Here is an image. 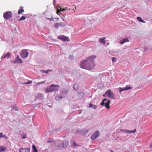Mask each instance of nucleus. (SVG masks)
Here are the masks:
<instances>
[{
	"instance_id": "nucleus-40",
	"label": "nucleus",
	"mask_w": 152,
	"mask_h": 152,
	"mask_svg": "<svg viewBox=\"0 0 152 152\" xmlns=\"http://www.w3.org/2000/svg\"><path fill=\"white\" fill-rule=\"evenodd\" d=\"M103 96H104V97L107 96V94H105V93L103 95Z\"/></svg>"
},
{
	"instance_id": "nucleus-48",
	"label": "nucleus",
	"mask_w": 152,
	"mask_h": 152,
	"mask_svg": "<svg viewBox=\"0 0 152 152\" xmlns=\"http://www.w3.org/2000/svg\"><path fill=\"white\" fill-rule=\"evenodd\" d=\"M1 148V147L0 146V148Z\"/></svg>"
},
{
	"instance_id": "nucleus-24",
	"label": "nucleus",
	"mask_w": 152,
	"mask_h": 152,
	"mask_svg": "<svg viewBox=\"0 0 152 152\" xmlns=\"http://www.w3.org/2000/svg\"><path fill=\"white\" fill-rule=\"evenodd\" d=\"M25 19L26 17L24 16H22L19 19L18 21H20L21 20H25Z\"/></svg>"
},
{
	"instance_id": "nucleus-31",
	"label": "nucleus",
	"mask_w": 152,
	"mask_h": 152,
	"mask_svg": "<svg viewBox=\"0 0 152 152\" xmlns=\"http://www.w3.org/2000/svg\"><path fill=\"white\" fill-rule=\"evenodd\" d=\"M112 61L114 62L116 61V58L113 57L112 58Z\"/></svg>"
},
{
	"instance_id": "nucleus-4",
	"label": "nucleus",
	"mask_w": 152,
	"mask_h": 152,
	"mask_svg": "<svg viewBox=\"0 0 152 152\" xmlns=\"http://www.w3.org/2000/svg\"><path fill=\"white\" fill-rule=\"evenodd\" d=\"M12 13L10 11H7L4 13L3 17L6 19L10 18L12 15Z\"/></svg>"
},
{
	"instance_id": "nucleus-9",
	"label": "nucleus",
	"mask_w": 152,
	"mask_h": 152,
	"mask_svg": "<svg viewBox=\"0 0 152 152\" xmlns=\"http://www.w3.org/2000/svg\"><path fill=\"white\" fill-rule=\"evenodd\" d=\"M68 145V142L66 141H63L61 144L58 145V146L60 147H62L63 148H65Z\"/></svg>"
},
{
	"instance_id": "nucleus-26",
	"label": "nucleus",
	"mask_w": 152,
	"mask_h": 152,
	"mask_svg": "<svg viewBox=\"0 0 152 152\" xmlns=\"http://www.w3.org/2000/svg\"><path fill=\"white\" fill-rule=\"evenodd\" d=\"M45 82V81H42V82H41L38 83H37V84L38 85H39L40 84H43V83H44Z\"/></svg>"
},
{
	"instance_id": "nucleus-46",
	"label": "nucleus",
	"mask_w": 152,
	"mask_h": 152,
	"mask_svg": "<svg viewBox=\"0 0 152 152\" xmlns=\"http://www.w3.org/2000/svg\"><path fill=\"white\" fill-rule=\"evenodd\" d=\"M75 9H76V7H75Z\"/></svg>"
},
{
	"instance_id": "nucleus-10",
	"label": "nucleus",
	"mask_w": 152,
	"mask_h": 152,
	"mask_svg": "<svg viewBox=\"0 0 152 152\" xmlns=\"http://www.w3.org/2000/svg\"><path fill=\"white\" fill-rule=\"evenodd\" d=\"M132 88L131 87L126 86L124 88H121V87H119L118 88L119 92L120 93H121L122 91L126 90H128L129 89H131Z\"/></svg>"
},
{
	"instance_id": "nucleus-41",
	"label": "nucleus",
	"mask_w": 152,
	"mask_h": 152,
	"mask_svg": "<svg viewBox=\"0 0 152 152\" xmlns=\"http://www.w3.org/2000/svg\"><path fill=\"white\" fill-rule=\"evenodd\" d=\"M51 142V141H50V140H48V141H47V142L49 143H50V142Z\"/></svg>"
},
{
	"instance_id": "nucleus-25",
	"label": "nucleus",
	"mask_w": 152,
	"mask_h": 152,
	"mask_svg": "<svg viewBox=\"0 0 152 152\" xmlns=\"http://www.w3.org/2000/svg\"><path fill=\"white\" fill-rule=\"evenodd\" d=\"M62 98V97L60 96H56V99L57 100H60Z\"/></svg>"
},
{
	"instance_id": "nucleus-32",
	"label": "nucleus",
	"mask_w": 152,
	"mask_h": 152,
	"mask_svg": "<svg viewBox=\"0 0 152 152\" xmlns=\"http://www.w3.org/2000/svg\"><path fill=\"white\" fill-rule=\"evenodd\" d=\"M2 137H3L4 138H5L6 139H7L8 138V137L6 135H2Z\"/></svg>"
},
{
	"instance_id": "nucleus-34",
	"label": "nucleus",
	"mask_w": 152,
	"mask_h": 152,
	"mask_svg": "<svg viewBox=\"0 0 152 152\" xmlns=\"http://www.w3.org/2000/svg\"><path fill=\"white\" fill-rule=\"evenodd\" d=\"M60 9H57V11H56V13L58 14H58L60 12Z\"/></svg>"
},
{
	"instance_id": "nucleus-36",
	"label": "nucleus",
	"mask_w": 152,
	"mask_h": 152,
	"mask_svg": "<svg viewBox=\"0 0 152 152\" xmlns=\"http://www.w3.org/2000/svg\"><path fill=\"white\" fill-rule=\"evenodd\" d=\"M47 19L49 20L50 21H51L52 20H53V19H52L51 18H47Z\"/></svg>"
},
{
	"instance_id": "nucleus-8",
	"label": "nucleus",
	"mask_w": 152,
	"mask_h": 152,
	"mask_svg": "<svg viewBox=\"0 0 152 152\" xmlns=\"http://www.w3.org/2000/svg\"><path fill=\"white\" fill-rule=\"evenodd\" d=\"M99 135V131H96L91 136V138L92 140L96 139Z\"/></svg>"
},
{
	"instance_id": "nucleus-11",
	"label": "nucleus",
	"mask_w": 152,
	"mask_h": 152,
	"mask_svg": "<svg viewBox=\"0 0 152 152\" xmlns=\"http://www.w3.org/2000/svg\"><path fill=\"white\" fill-rule=\"evenodd\" d=\"M11 56V53L9 52H8L5 54L3 55L1 57V60H3V59L6 58H9Z\"/></svg>"
},
{
	"instance_id": "nucleus-45",
	"label": "nucleus",
	"mask_w": 152,
	"mask_h": 152,
	"mask_svg": "<svg viewBox=\"0 0 152 152\" xmlns=\"http://www.w3.org/2000/svg\"><path fill=\"white\" fill-rule=\"evenodd\" d=\"M14 109L15 110H17L16 109Z\"/></svg>"
},
{
	"instance_id": "nucleus-19",
	"label": "nucleus",
	"mask_w": 152,
	"mask_h": 152,
	"mask_svg": "<svg viewBox=\"0 0 152 152\" xmlns=\"http://www.w3.org/2000/svg\"><path fill=\"white\" fill-rule=\"evenodd\" d=\"M32 147L33 149V152H38L36 148V147L34 145H32Z\"/></svg>"
},
{
	"instance_id": "nucleus-6",
	"label": "nucleus",
	"mask_w": 152,
	"mask_h": 152,
	"mask_svg": "<svg viewBox=\"0 0 152 152\" xmlns=\"http://www.w3.org/2000/svg\"><path fill=\"white\" fill-rule=\"evenodd\" d=\"M28 54L26 50L24 49L21 51L20 55L22 57L25 58L28 56Z\"/></svg>"
},
{
	"instance_id": "nucleus-22",
	"label": "nucleus",
	"mask_w": 152,
	"mask_h": 152,
	"mask_svg": "<svg viewBox=\"0 0 152 152\" xmlns=\"http://www.w3.org/2000/svg\"><path fill=\"white\" fill-rule=\"evenodd\" d=\"M84 95V94L83 92H80L78 96L79 97L82 98Z\"/></svg>"
},
{
	"instance_id": "nucleus-14",
	"label": "nucleus",
	"mask_w": 152,
	"mask_h": 152,
	"mask_svg": "<svg viewBox=\"0 0 152 152\" xmlns=\"http://www.w3.org/2000/svg\"><path fill=\"white\" fill-rule=\"evenodd\" d=\"M106 39V37L100 38L99 39V42L101 43H103L105 45L106 43L105 40L104 39Z\"/></svg>"
},
{
	"instance_id": "nucleus-30",
	"label": "nucleus",
	"mask_w": 152,
	"mask_h": 152,
	"mask_svg": "<svg viewBox=\"0 0 152 152\" xmlns=\"http://www.w3.org/2000/svg\"><path fill=\"white\" fill-rule=\"evenodd\" d=\"M22 135L23 136L22 137V139H23L26 138V134H25L24 136H23V135Z\"/></svg>"
},
{
	"instance_id": "nucleus-18",
	"label": "nucleus",
	"mask_w": 152,
	"mask_h": 152,
	"mask_svg": "<svg viewBox=\"0 0 152 152\" xmlns=\"http://www.w3.org/2000/svg\"><path fill=\"white\" fill-rule=\"evenodd\" d=\"M137 19L140 22L144 23H145V21H144L140 17H137Z\"/></svg>"
},
{
	"instance_id": "nucleus-27",
	"label": "nucleus",
	"mask_w": 152,
	"mask_h": 152,
	"mask_svg": "<svg viewBox=\"0 0 152 152\" xmlns=\"http://www.w3.org/2000/svg\"><path fill=\"white\" fill-rule=\"evenodd\" d=\"M52 71V70H47L46 71L44 70V71L46 73H48L49 71L51 72Z\"/></svg>"
},
{
	"instance_id": "nucleus-21",
	"label": "nucleus",
	"mask_w": 152,
	"mask_h": 152,
	"mask_svg": "<svg viewBox=\"0 0 152 152\" xmlns=\"http://www.w3.org/2000/svg\"><path fill=\"white\" fill-rule=\"evenodd\" d=\"M73 88L74 90H77L78 88V85L77 84L74 85L73 86Z\"/></svg>"
},
{
	"instance_id": "nucleus-16",
	"label": "nucleus",
	"mask_w": 152,
	"mask_h": 152,
	"mask_svg": "<svg viewBox=\"0 0 152 152\" xmlns=\"http://www.w3.org/2000/svg\"><path fill=\"white\" fill-rule=\"evenodd\" d=\"M129 41V39L127 38H125L121 40L119 42L121 44H123L126 42H127Z\"/></svg>"
},
{
	"instance_id": "nucleus-39",
	"label": "nucleus",
	"mask_w": 152,
	"mask_h": 152,
	"mask_svg": "<svg viewBox=\"0 0 152 152\" xmlns=\"http://www.w3.org/2000/svg\"><path fill=\"white\" fill-rule=\"evenodd\" d=\"M2 134H3L2 133H0V138L2 137Z\"/></svg>"
},
{
	"instance_id": "nucleus-38",
	"label": "nucleus",
	"mask_w": 152,
	"mask_h": 152,
	"mask_svg": "<svg viewBox=\"0 0 152 152\" xmlns=\"http://www.w3.org/2000/svg\"><path fill=\"white\" fill-rule=\"evenodd\" d=\"M71 9L70 8H69L68 9V7H66V8L65 9V11L66 10H70Z\"/></svg>"
},
{
	"instance_id": "nucleus-7",
	"label": "nucleus",
	"mask_w": 152,
	"mask_h": 152,
	"mask_svg": "<svg viewBox=\"0 0 152 152\" xmlns=\"http://www.w3.org/2000/svg\"><path fill=\"white\" fill-rule=\"evenodd\" d=\"M58 38L63 41H69V37L64 35H60L58 37Z\"/></svg>"
},
{
	"instance_id": "nucleus-13",
	"label": "nucleus",
	"mask_w": 152,
	"mask_h": 152,
	"mask_svg": "<svg viewBox=\"0 0 152 152\" xmlns=\"http://www.w3.org/2000/svg\"><path fill=\"white\" fill-rule=\"evenodd\" d=\"M24 12V10L23 9V7L22 6H20V9L18 10V15H20Z\"/></svg>"
},
{
	"instance_id": "nucleus-33",
	"label": "nucleus",
	"mask_w": 152,
	"mask_h": 152,
	"mask_svg": "<svg viewBox=\"0 0 152 152\" xmlns=\"http://www.w3.org/2000/svg\"><path fill=\"white\" fill-rule=\"evenodd\" d=\"M60 10L61 11H65V9L64 8H62L60 7Z\"/></svg>"
},
{
	"instance_id": "nucleus-42",
	"label": "nucleus",
	"mask_w": 152,
	"mask_h": 152,
	"mask_svg": "<svg viewBox=\"0 0 152 152\" xmlns=\"http://www.w3.org/2000/svg\"><path fill=\"white\" fill-rule=\"evenodd\" d=\"M17 58H18H18H19V56H17Z\"/></svg>"
},
{
	"instance_id": "nucleus-3",
	"label": "nucleus",
	"mask_w": 152,
	"mask_h": 152,
	"mask_svg": "<svg viewBox=\"0 0 152 152\" xmlns=\"http://www.w3.org/2000/svg\"><path fill=\"white\" fill-rule=\"evenodd\" d=\"M105 94H107V96L110 97L112 99H115V94L112 92V91L110 89H109L105 92Z\"/></svg>"
},
{
	"instance_id": "nucleus-15",
	"label": "nucleus",
	"mask_w": 152,
	"mask_h": 152,
	"mask_svg": "<svg viewBox=\"0 0 152 152\" xmlns=\"http://www.w3.org/2000/svg\"><path fill=\"white\" fill-rule=\"evenodd\" d=\"M63 26H64V25H63V23H56L54 25L55 28L57 29L59 27Z\"/></svg>"
},
{
	"instance_id": "nucleus-28",
	"label": "nucleus",
	"mask_w": 152,
	"mask_h": 152,
	"mask_svg": "<svg viewBox=\"0 0 152 152\" xmlns=\"http://www.w3.org/2000/svg\"><path fill=\"white\" fill-rule=\"evenodd\" d=\"M73 145L74 146H81L80 145H77L75 142H73Z\"/></svg>"
},
{
	"instance_id": "nucleus-43",
	"label": "nucleus",
	"mask_w": 152,
	"mask_h": 152,
	"mask_svg": "<svg viewBox=\"0 0 152 152\" xmlns=\"http://www.w3.org/2000/svg\"><path fill=\"white\" fill-rule=\"evenodd\" d=\"M110 151L111 152H114L113 151L111 150H110Z\"/></svg>"
},
{
	"instance_id": "nucleus-17",
	"label": "nucleus",
	"mask_w": 152,
	"mask_h": 152,
	"mask_svg": "<svg viewBox=\"0 0 152 152\" xmlns=\"http://www.w3.org/2000/svg\"><path fill=\"white\" fill-rule=\"evenodd\" d=\"M23 62V61L20 58H19L17 60L15 61L14 62V63H21Z\"/></svg>"
},
{
	"instance_id": "nucleus-44",
	"label": "nucleus",
	"mask_w": 152,
	"mask_h": 152,
	"mask_svg": "<svg viewBox=\"0 0 152 152\" xmlns=\"http://www.w3.org/2000/svg\"><path fill=\"white\" fill-rule=\"evenodd\" d=\"M63 19V20L64 21V19Z\"/></svg>"
},
{
	"instance_id": "nucleus-37",
	"label": "nucleus",
	"mask_w": 152,
	"mask_h": 152,
	"mask_svg": "<svg viewBox=\"0 0 152 152\" xmlns=\"http://www.w3.org/2000/svg\"><path fill=\"white\" fill-rule=\"evenodd\" d=\"M93 105L91 104L90 103L89 105V107H92Z\"/></svg>"
},
{
	"instance_id": "nucleus-47",
	"label": "nucleus",
	"mask_w": 152,
	"mask_h": 152,
	"mask_svg": "<svg viewBox=\"0 0 152 152\" xmlns=\"http://www.w3.org/2000/svg\"><path fill=\"white\" fill-rule=\"evenodd\" d=\"M73 10H74V9H73Z\"/></svg>"
},
{
	"instance_id": "nucleus-29",
	"label": "nucleus",
	"mask_w": 152,
	"mask_h": 152,
	"mask_svg": "<svg viewBox=\"0 0 152 152\" xmlns=\"http://www.w3.org/2000/svg\"><path fill=\"white\" fill-rule=\"evenodd\" d=\"M6 148H1L0 150V152H3L5 151Z\"/></svg>"
},
{
	"instance_id": "nucleus-5",
	"label": "nucleus",
	"mask_w": 152,
	"mask_h": 152,
	"mask_svg": "<svg viewBox=\"0 0 152 152\" xmlns=\"http://www.w3.org/2000/svg\"><path fill=\"white\" fill-rule=\"evenodd\" d=\"M107 100V99H104L102 102L100 104L102 106H103L104 105L105 107L108 109L110 107L109 104L110 102V101L108 100L107 102L104 103V102Z\"/></svg>"
},
{
	"instance_id": "nucleus-20",
	"label": "nucleus",
	"mask_w": 152,
	"mask_h": 152,
	"mask_svg": "<svg viewBox=\"0 0 152 152\" xmlns=\"http://www.w3.org/2000/svg\"><path fill=\"white\" fill-rule=\"evenodd\" d=\"M136 132V129H135L134 130L132 131H129L128 130H126V132L128 133H134Z\"/></svg>"
},
{
	"instance_id": "nucleus-2",
	"label": "nucleus",
	"mask_w": 152,
	"mask_h": 152,
	"mask_svg": "<svg viewBox=\"0 0 152 152\" xmlns=\"http://www.w3.org/2000/svg\"><path fill=\"white\" fill-rule=\"evenodd\" d=\"M59 86L52 84L51 86H48L46 89V92H49L53 91H57L59 90Z\"/></svg>"
},
{
	"instance_id": "nucleus-1",
	"label": "nucleus",
	"mask_w": 152,
	"mask_h": 152,
	"mask_svg": "<svg viewBox=\"0 0 152 152\" xmlns=\"http://www.w3.org/2000/svg\"><path fill=\"white\" fill-rule=\"evenodd\" d=\"M94 56H92L87 58L86 60L83 61L80 63L81 68L88 69H90L94 68L95 66L93 60L96 58Z\"/></svg>"
},
{
	"instance_id": "nucleus-23",
	"label": "nucleus",
	"mask_w": 152,
	"mask_h": 152,
	"mask_svg": "<svg viewBox=\"0 0 152 152\" xmlns=\"http://www.w3.org/2000/svg\"><path fill=\"white\" fill-rule=\"evenodd\" d=\"M32 83V81L28 80V81L27 82H25L24 83H22V84H29Z\"/></svg>"
},
{
	"instance_id": "nucleus-35",
	"label": "nucleus",
	"mask_w": 152,
	"mask_h": 152,
	"mask_svg": "<svg viewBox=\"0 0 152 152\" xmlns=\"http://www.w3.org/2000/svg\"><path fill=\"white\" fill-rule=\"evenodd\" d=\"M97 107V106L96 105H93V108L94 109H96Z\"/></svg>"
},
{
	"instance_id": "nucleus-12",
	"label": "nucleus",
	"mask_w": 152,
	"mask_h": 152,
	"mask_svg": "<svg viewBox=\"0 0 152 152\" xmlns=\"http://www.w3.org/2000/svg\"><path fill=\"white\" fill-rule=\"evenodd\" d=\"M19 152H30V149L28 148H21L19 149Z\"/></svg>"
}]
</instances>
